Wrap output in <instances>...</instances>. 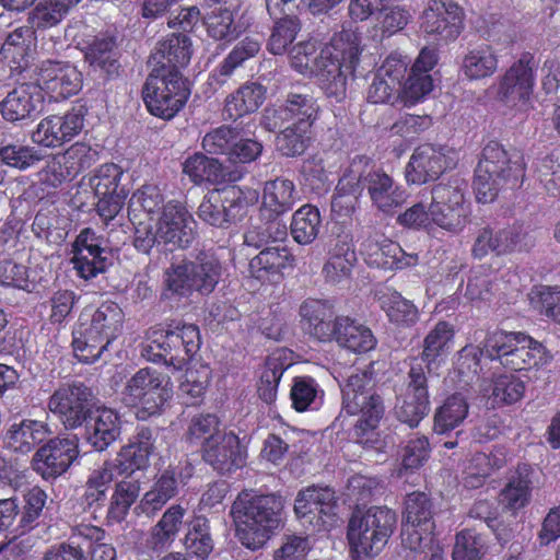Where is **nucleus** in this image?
<instances>
[{
	"mask_svg": "<svg viewBox=\"0 0 560 560\" xmlns=\"http://www.w3.org/2000/svg\"><path fill=\"white\" fill-rule=\"evenodd\" d=\"M320 226L319 210L312 205H304L292 217L291 235L296 243L307 245L316 240Z\"/></svg>",
	"mask_w": 560,
	"mask_h": 560,
	"instance_id": "53",
	"label": "nucleus"
},
{
	"mask_svg": "<svg viewBox=\"0 0 560 560\" xmlns=\"http://www.w3.org/2000/svg\"><path fill=\"white\" fill-rule=\"evenodd\" d=\"M199 346V329L196 325L184 324L174 330L155 328L148 332L141 355L151 362L164 361L166 365L182 369Z\"/></svg>",
	"mask_w": 560,
	"mask_h": 560,
	"instance_id": "9",
	"label": "nucleus"
},
{
	"mask_svg": "<svg viewBox=\"0 0 560 560\" xmlns=\"http://www.w3.org/2000/svg\"><path fill=\"white\" fill-rule=\"evenodd\" d=\"M140 220L135 229L133 245L149 254L156 244H171L185 248L195 240L196 222L184 205L168 201L155 221Z\"/></svg>",
	"mask_w": 560,
	"mask_h": 560,
	"instance_id": "4",
	"label": "nucleus"
},
{
	"mask_svg": "<svg viewBox=\"0 0 560 560\" xmlns=\"http://www.w3.org/2000/svg\"><path fill=\"white\" fill-rule=\"evenodd\" d=\"M164 196L155 185L147 184L135 191L129 200V215L135 225L140 220L155 221L165 207Z\"/></svg>",
	"mask_w": 560,
	"mask_h": 560,
	"instance_id": "42",
	"label": "nucleus"
},
{
	"mask_svg": "<svg viewBox=\"0 0 560 560\" xmlns=\"http://www.w3.org/2000/svg\"><path fill=\"white\" fill-rule=\"evenodd\" d=\"M524 174L525 164L520 152L490 141L483 148L475 172L476 199L482 203L492 202L500 191L520 186Z\"/></svg>",
	"mask_w": 560,
	"mask_h": 560,
	"instance_id": "3",
	"label": "nucleus"
},
{
	"mask_svg": "<svg viewBox=\"0 0 560 560\" xmlns=\"http://www.w3.org/2000/svg\"><path fill=\"white\" fill-rule=\"evenodd\" d=\"M299 316L306 335L322 342L332 340L337 325L331 301L308 298L301 303Z\"/></svg>",
	"mask_w": 560,
	"mask_h": 560,
	"instance_id": "28",
	"label": "nucleus"
},
{
	"mask_svg": "<svg viewBox=\"0 0 560 560\" xmlns=\"http://www.w3.org/2000/svg\"><path fill=\"white\" fill-rule=\"evenodd\" d=\"M27 13V25L35 31L57 26L68 14L70 7L60 0H37Z\"/></svg>",
	"mask_w": 560,
	"mask_h": 560,
	"instance_id": "48",
	"label": "nucleus"
},
{
	"mask_svg": "<svg viewBox=\"0 0 560 560\" xmlns=\"http://www.w3.org/2000/svg\"><path fill=\"white\" fill-rule=\"evenodd\" d=\"M78 454L75 439L55 438L35 453L34 468L44 479H55L69 469Z\"/></svg>",
	"mask_w": 560,
	"mask_h": 560,
	"instance_id": "26",
	"label": "nucleus"
},
{
	"mask_svg": "<svg viewBox=\"0 0 560 560\" xmlns=\"http://www.w3.org/2000/svg\"><path fill=\"white\" fill-rule=\"evenodd\" d=\"M91 389L81 383H74L58 388L50 397L48 407L66 429H75L91 413Z\"/></svg>",
	"mask_w": 560,
	"mask_h": 560,
	"instance_id": "21",
	"label": "nucleus"
},
{
	"mask_svg": "<svg viewBox=\"0 0 560 560\" xmlns=\"http://www.w3.org/2000/svg\"><path fill=\"white\" fill-rule=\"evenodd\" d=\"M357 260L355 253L343 241H338L330 249L327 261L323 267L325 280L331 284H338L347 280Z\"/></svg>",
	"mask_w": 560,
	"mask_h": 560,
	"instance_id": "44",
	"label": "nucleus"
},
{
	"mask_svg": "<svg viewBox=\"0 0 560 560\" xmlns=\"http://www.w3.org/2000/svg\"><path fill=\"white\" fill-rule=\"evenodd\" d=\"M84 58L92 71L112 77L119 69L118 51L113 37H97L84 48Z\"/></svg>",
	"mask_w": 560,
	"mask_h": 560,
	"instance_id": "39",
	"label": "nucleus"
},
{
	"mask_svg": "<svg viewBox=\"0 0 560 560\" xmlns=\"http://www.w3.org/2000/svg\"><path fill=\"white\" fill-rule=\"evenodd\" d=\"M124 322V312L114 302L103 303L93 314H81L73 331V352L83 363H94L107 346L116 339Z\"/></svg>",
	"mask_w": 560,
	"mask_h": 560,
	"instance_id": "5",
	"label": "nucleus"
},
{
	"mask_svg": "<svg viewBox=\"0 0 560 560\" xmlns=\"http://www.w3.org/2000/svg\"><path fill=\"white\" fill-rule=\"evenodd\" d=\"M537 61L530 52H524L503 77L500 94L511 106L523 107L533 92Z\"/></svg>",
	"mask_w": 560,
	"mask_h": 560,
	"instance_id": "24",
	"label": "nucleus"
},
{
	"mask_svg": "<svg viewBox=\"0 0 560 560\" xmlns=\"http://www.w3.org/2000/svg\"><path fill=\"white\" fill-rule=\"evenodd\" d=\"M33 37L34 31L28 25L20 26L8 34L0 56L11 65L12 69L24 67Z\"/></svg>",
	"mask_w": 560,
	"mask_h": 560,
	"instance_id": "56",
	"label": "nucleus"
},
{
	"mask_svg": "<svg viewBox=\"0 0 560 560\" xmlns=\"http://www.w3.org/2000/svg\"><path fill=\"white\" fill-rule=\"evenodd\" d=\"M458 153L446 145L421 144L415 149L406 167L408 183L421 185L435 180L456 166Z\"/></svg>",
	"mask_w": 560,
	"mask_h": 560,
	"instance_id": "14",
	"label": "nucleus"
},
{
	"mask_svg": "<svg viewBox=\"0 0 560 560\" xmlns=\"http://www.w3.org/2000/svg\"><path fill=\"white\" fill-rule=\"evenodd\" d=\"M316 50L315 42H300L290 51L291 66L302 74L317 77L329 96L343 97L360 62V36L352 30H342L318 56Z\"/></svg>",
	"mask_w": 560,
	"mask_h": 560,
	"instance_id": "1",
	"label": "nucleus"
},
{
	"mask_svg": "<svg viewBox=\"0 0 560 560\" xmlns=\"http://www.w3.org/2000/svg\"><path fill=\"white\" fill-rule=\"evenodd\" d=\"M336 332L332 340L353 352H368L375 347L376 340L370 328L347 316L336 317Z\"/></svg>",
	"mask_w": 560,
	"mask_h": 560,
	"instance_id": "40",
	"label": "nucleus"
},
{
	"mask_svg": "<svg viewBox=\"0 0 560 560\" xmlns=\"http://www.w3.org/2000/svg\"><path fill=\"white\" fill-rule=\"evenodd\" d=\"M246 201L243 190L232 186L209 191L198 207V218L215 228H228L243 214Z\"/></svg>",
	"mask_w": 560,
	"mask_h": 560,
	"instance_id": "19",
	"label": "nucleus"
},
{
	"mask_svg": "<svg viewBox=\"0 0 560 560\" xmlns=\"http://www.w3.org/2000/svg\"><path fill=\"white\" fill-rule=\"evenodd\" d=\"M429 410L427 377L421 366H412L409 371L406 393L396 406L397 418L410 428H415L429 413Z\"/></svg>",
	"mask_w": 560,
	"mask_h": 560,
	"instance_id": "29",
	"label": "nucleus"
},
{
	"mask_svg": "<svg viewBox=\"0 0 560 560\" xmlns=\"http://www.w3.org/2000/svg\"><path fill=\"white\" fill-rule=\"evenodd\" d=\"M310 129L306 122L285 126L277 136V149L285 156L301 155L308 145Z\"/></svg>",
	"mask_w": 560,
	"mask_h": 560,
	"instance_id": "61",
	"label": "nucleus"
},
{
	"mask_svg": "<svg viewBox=\"0 0 560 560\" xmlns=\"http://www.w3.org/2000/svg\"><path fill=\"white\" fill-rule=\"evenodd\" d=\"M122 170L114 163L101 165L90 179V184L98 198L96 211L104 223L113 220L121 210L127 192L120 186Z\"/></svg>",
	"mask_w": 560,
	"mask_h": 560,
	"instance_id": "20",
	"label": "nucleus"
},
{
	"mask_svg": "<svg viewBox=\"0 0 560 560\" xmlns=\"http://www.w3.org/2000/svg\"><path fill=\"white\" fill-rule=\"evenodd\" d=\"M486 549L482 535L471 529L462 530L456 535L453 560H481Z\"/></svg>",
	"mask_w": 560,
	"mask_h": 560,
	"instance_id": "63",
	"label": "nucleus"
},
{
	"mask_svg": "<svg viewBox=\"0 0 560 560\" xmlns=\"http://www.w3.org/2000/svg\"><path fill=\"white\" fill-rule=\"evenodd\" d=\"M290 264V255L284 247L270 246L252 258L249 270L254 278L266 281L279 277L281 270Z\"/></svg>",
	"mask_w": 560,
	"mask_h": 560,
	"instance_id": "45",
	"label": "nucleus"
},
{
	"mask_svg": "<svg viewBox=\"0 0 560 560\" xmlns=\"http://www.w3.org/2000/svg\"><path fill=\"white\" fill-rule=\"evenodd\" d=\"M433 90V80L428 73H409V77L400 88V98L405 106H413L422 102Z\"/></svg>",
	"mask_w": 560,
	"mask_h": 560,
	"instance_id": "64",
	"label": "nucleus"
},
{
	"mask_svg": "<svg viewBox=\"0 0 560 560\" xmlns=\"http://www.w3.org/2000/svg\"><path fill=\"white\" fill-rule=\"evenodd\" d=\"M52 432L46 423L24 420L13 424L7 434V447L13 452L26 454L45 441Z\"/></svg>",
	"mask_w": 560,
	"mask_h": 560,
	"instance_id": "41",
	"label": "nucleus"
},
{
	"mask_svg": "<svg viewBox=\"0 0 560 560\" xmlns=\"http://www.w3.org/2000/svg\"><path fill=\"white\" fill-rule=\"evenodd\" d=\"M397 526L395 511L386 506L355 510L347 528V538L355 558H374L388 544Z\"/></svg>",
	"mask_w": 560,
	"mask_h": 560,
	"instance_id": "6",
	"label": "nucleus"
},
{
	"mask_svg": "<svg viewBox=\"0 0 560 560\" xmlns=\"http://www.w3.org/2000/svg\"><path fill=\"white\" fill-rule=\"evenodd\" d=\"M35 86L55 101L67 98L81 90L82 74L69 62L46 60L38 68Z\"/></svg>",
	"mask_w": 560,
	"mask_h": 560,
	"instance_id": "22",
	"label": "nucleus"
},
{
	"mask_svg": "<svg viewBox=\"0 0 560 560\" xmlns=\"http://www.w3.org/2000/svg\"><path fill=\"white\" fill-rule=\"evenodd\" d=\"M155 440L156 436L150 428L139 427L132 441L122 446L112 460L117 468V475L129 477L137 470L145 469L155 450Z\"/></svg>",
	"mask_w": 560,
	"mask_h": 560,
	"instance_id": "30",
	"label": "nucleus"
},
{
	"mask_svg": "<svg viewBox=\"0 0 560 560\" xmlns=\"http://www.w3.org/2000/svg\"><path fill=\"white\" fill-rule=\"evenodd\" d=\"M172 396L170 376L153 368L138 370L126 381L121 390L122 402L136 408L140 420L159 415Z\"/></svg>",
	"mask_w": 560,
	"mask_h": 560,
	"instance_id": "8",
	"label": "nucleus"
},
{
	"mask_svg": "<svg viewBox=\"0 0 560 560\" xmlns=\"http://www.w3.org/2000/svg\"><path fill=\"white\" fill-rule=\"evenodd\" d=\"M498 68V59L488 45L471 48L464 56L462 70L469 80H480L492 75Z\"/></svg>",
	"mask_w": 560,
	"mask_h": 560,
	"instance_id": "51",
	"label": "nucleus"
},
{
	"mask_svg": "<svg viewBox=\"0 0 560 560\" xmlns=\"http://www.w3.org/2000/svg\"><path fill=\"white\" fill-rule=\"evenodd\" d=\"M105 532L98 526L80 523L72 527L68 542L50 547L43 560H85L83 544L103 540Z\"/></svg>",
	"mask_w": 560,
	"mask_h": 560,
	"instance_id": "35",
	"label": "nucleus"
},
{
	"mask_svg": "<svg viewBox=\"0 0 560 560\" xmlns=\"http://www.w3.org/2000/svg\"><path fill=\"white\" fill-rule=\"evenodd\" d=\"M468 410V402L463 395L454 394L447 397L435 411L434 431L444 434L454 430L466 419Z\"/></svg>",
	"mask_w": 560,
	"mask_h": 560,
	"instance_id": "52",
	"label": "nucleus"
},
{
	"mask_svg": "<svg viewBox=\"0 0 560 560\" xmlns=\"http://www.w3.org/2000/svg\"><path fill=\"white\" fill-rule=\"evenodd\" d=\"M362 252L369 265L385 270L402 269L418 261L417 255L406 254L399 244L378 234L362 243Z\"/></svg>",
	"mask_w": 560,
	"mask_h": 560,
	"instance_id": "32",
	"label": "nucleus"
},
{
	"mask_svg": "<svg viewBox=\"0 0 560 560\" xmlns=\"http://www.w3.org/2000/svg\"><path fill=\"white\" fill-rule=\"evenodd\" d=\"M265 94L266 90L262 85L254 82L246 83L226 98L223 113L232 120L254 113L262 104Z\"/></svg>",
	"mask_w": 560,
	"mask_h": 560,
	"instance_id": "43",
	"label": "nucleus"
},
{
	"mask_svg": "<svg viewBox=\"0 0 560 560\" xmlns=\"http://www.w3.org/2000/svg\"><path fill=\"white\" fill-rule=\"evenodd\" d=\"M190 57L191 51L188 37L173 34L159 43L151 60L153 69L179 71L180 68L188 65Z\"/></svg>",
	"mask_w": 560,
	"mask_h": 560,
	"instance_id": "38",
	"label": "nucleus"
},
{
	"mask_svg": "<svg viewBox=\"0 0 560 560\" xmlns=\"http://www.w3.org/2000/svg\"><path fill=\"white\" fill-rule=\"evenodd\" d=\"M380 304L390 322L397 325L410 326L418 320L417 307L400 293L388 291L380 295Z\"/></svg>",
	"mask_w": 560,
	"mask_h": 560,
	"instance_id": "57",
	"label": "nucleus"
},
{
	"mask_svg": "<svg viewBox=\"0 0 560 560\" xmlns=\"http://www.w3.org/2000/svg\"><path fill=\"white\" fill-rule=\"evenodd\" d=\"M182 468L179 465H170L159 476H156L150 490H148L139 505L148 516L160 511L178 492V486L182 482Z\"/></svg>",
	"mask_w": 560,
	"mask_h": 560,
	"instance_id": "36",
	"label": "nucleus"
},
{
	"mask_svg": "<svg viewBox=\"0 0 560 560\" xmlns=\"http://www.w3.org/2000/svg\"><path fill=\"white\" fill-rule=\"evenodd\" d=\"M465 188L464 180L459 178L433 186L430 203L432 230L439 228L447 233L458 234L465 229L469 214Z\"/></svg>",
	"mask_w": 560,
	"mask_h": 560,
	"instance_id": "13",
	"label": "nucleus"
},
{
	"mask_svg": "<svg viewBox=\"0 0 560 560\" xmlns=\"http://www.w3.org/2000/svg\"><path fill=\"white\" fill-rule=\"evenodd\" d=\"M530 469L520 466L500 492V502L510 510L524 508L530 499Z\"/></svg>",
	"mask_w": 560,
	"mask_h": 560,
	"instance_id": "49",
	"label": "nucleus"
},
{
	"mask_svg": "<svg viewBox=\"0 0 560 560\" xmlns=\"http://www.w3.org/2000/svg\"><path fill=\"white\" fill-rule=\"evenodd\" d=\"M185 547L188 553L198 560H206L212 552L213 539L210 534L209 522L205 516L197 515L188 523Z\"/></svg>",
	"mask_w": 560,
	"mask_h": 560,
	"instance_id": "55",
	"label": "nucleus"
},
{
	"mask_svg": "<svg viewBox=\"0 0 560 560\" xmlns=\"http://www.w3.org/2000/svg\"><path fill=\"white\" fill-rule=\"evenodd\" d=\"M298 199L294 183L287 178H276L265 184L262 205L279 215L292 209Z\"/></svg>",
	"mask_w": 560,
	"mask_h": 560,
	"instance_id": "46",
	"label": "nucleus"
},
{
	"mask_svg": "<svg viewBox=\"0 0 560 560\" xmlns=\"http://www.w3.org/2000/svg\"><path fill=\"white\" fill-rule=\"evenodd\" d=\"M44 96L33 84H22L0 103L2 117L11 122L31 118L42 112Z\"/></svg>",
	"mask_w": 560,
	"mask_h": 560,
	"instance_id": "34",
	"label": "nucleus"
},
{
	"mask_svg": "<svg viewBox=\"0 0 560 560\" xmlns=\"http://www.w3.org/2000/svg\"><path fill=\"white\" fill-rule=\"evenodd\" d=\"M23 492L24 505L19 520L16 532L24 534L34 527L46 504L47 494L38 486L21 490Z\"/></svg>",
	"mask_w": 560,
	"mask_h": 560,
	"instance_id": "60",
	"label": "nucleus"
},
{
	"mask_svg": "<svg viewBox=\"0 0 560 560\" xmlns=\"http://www.w3.org/2000/svg\"><path fill=\"white\" fill-rule=\"evenodd\" d=\"M341 393L342 410L360 416L355 423V434L363 438L376 428L384 412L382 399L374 392L372 373L363 371L351 374L341 386Z\"/></svg>",
	"mask_w": 560,
	"mask_h": 560,
	"instance_id": "11",
	"label": "nucleus"
},
{
	"mask_svg": "<svg viewBox=\"0 0 560 560\" xmlns=\"http://www.w3.org/2000/svg\"><path fill=\"white\" fill-rule=\"evenodd\" d=\"M116 474L117 468L112 460H105L90 471L83 494V499L89 506L100 505L105 501L107 490Z\"/></svg>",
	"mask_w": 560,
	"mask_h": 560,
	"instance_id": "50",
	"label": "nucleus"
},
{
	"mask_svg": "<svg viewBox=\"0 0 560 560\" xmlns=\"http://www.w3.org/2000/svg\"><path fill=\"white\" fill-rule=\"evenodd\" d=\"M259 50L260 40L258 38L246 37L237 43L218 69L219 75L223 77L219 80V84H224L225 78L230 77L247 59L255 57Z\"/></svg>",
	"mask_w": 560,
	"mask_h": 560,
	"instance_id": "62",
	"label": "nucleus"
},
{
	"mask_svg": "<svg viewBox=\"0 0 560 560\" xmlns=\"http://www.w3.org/2000/svg\"><path fill=\"white\" fill-rule=\"evenodd\" d=\"M533 245V240L522 225H512L493 232L489 228L480 230L472 254L477 258H483L489 253L497 255L508 254L514 250L527 249Z\"/></svg>",
	"mask_w": 560,
	"mask_h": 560,
	"instance_id": "27",
	"label": "nucleus"
},
{
	"mask_svg": "<svg viewBox=\"0 0 560 560\" xmlns=\"http://www.w3.org/2000/svg\"><path fill=\"white\" fill-rule=\"evenodd\" d=\"M202 9L203 24L213 39L230 42L241 34L242 27L235 20L238 10L236 0L206 1Z\"/></svg>",
	"mask_w": 560,
	"mask_h": 560,
	"instance_id": "31",
	"label": "nucleus"
},
{
	"mask_svg": "<svg viewBox=\"0 0 560 560\" xmlns=\"http://www.w3.org/2000/svg\"><path fill=\"white\" fill-rule=\"evenodd\" d=\"M485 351L490 360L513 371L547 365L551 354L545 346L521 331L495 330L485 338Z\"/></svg>",
	"mask_w": 560,
	"mask_h": 560,
	"instance_id": "7",
	"label": "nucleus"
},
{
	"mask_svg": "<svg viewBox=\"0 0 560 560\" xmlns=\"http://www.w3.org/2000/svg\"><path fill=\"white\" fill-rule=\"evenodd\" d=\"M366 156H357L351 162L348 172L339 179L331 200V209L340 215L353 212L360 194V171L366 165Z\"/></svg>",
	"mask_w": 560,
	"mask_h": 560,
	"instance_id": "37",
	"label": "nucleus"
},
{
	"mask_svg": "<svg viewBox=\"0 0 560 560\" xmlns=\"http://www.w3.org/2000/svg\"><path fill=\"white\" fill-rule=\"evenodd\" d=\"M454 340V328L447 322H439L423 340L422 359L428 364L446 357Z\"/></svg>",
	"mask_w": 560,
	"mask_h": 560,
	"instance_id": "54",
	"label": "nucleus"
},
{
	"mask_svg": "<svg viewBox=\"0 0 560 560\" xmlns=\"http://www.w3.org/2000/svg\"><path fill=\"white\" fill-rule=\"evenodd\" d=\"M282 502L275 495L242 492L231 514L241 544L252 550L261 548L281 526Z\"/></svg>",
	"mask_w": 560,
	"mask_h": 560,
	"instance_id": "2",
	"label": "nucleus"
},
{
	"mask_svg": "<svg viewBox=\"0 0 560 560\" xmlns=\"http://www.w3.org/2000/svg\"><path fill=\"white\" fill-rule=\"evenodd\" d=\"M435 523L432 504L423 492H412L405 501V520L401 529V544L407 549H419L432 539Z\"/></svg>",
	"mask_w": 560,
	"mask_h": 560,
	"instance_id": "17",
	"label": "nucleus"
},
{
	"mask_svg": "<svg viewBox=\"0 0 560 560\" xmlns=\"http://www.w3.org/2000/svg\"><path fill=\"white\" fill-rule=\"evenodd\" d=\"M86 441L97 452L105 451L120 435V418L110 408L92 410L85 420Z\"/></svg>",
	"mask_w": 560,
	"mask_h": 560,
	"instance_id": "33",
	"label": "nucleus"
},
{
	"mask_svg": "<svg viewBox=\"0 0 560 560\" xmlns=\"http://www.w3.org/2000/svg\"><path fill=\"white\" fill-rule=\"evenodd\" d=\"M421 31L435 40H455L464 28V9L454 0H428L421 15Z\"/></svg>",
	"mask_w": 560,
	"mask_h": 560,
	"instance_id": "15",
	"label": "nucleus"
},
{
	"mask_svg": "<svg viewBox=\"0 0 560 560\" xmlns=\"http://www.w3.org/2000/svg\"><path fill=\"white\" fill-rule=\"evenodd\" d=\"M202 458L214 470L226 474L245 464L246 452L234 432L223 431L203 444Z\"/></svg>",
	"mask_w": 560,
	"mask_h": 560,
	"instance_id": "25",
	"label": "nucleus"
},
{
	"mask_svg": "<svg viewBox=\"0 0 560 560\" xmlns=\"http://www.w3.org/2000/svg\"><path fill=\"white\" fill-rule=\"evenodd\" d=\"M86 108L78 104L63 114L48 115L32 132L34 143L45 148H58L80 135L84 127Z\"/></svg>",
	"mask_w": 560,
	"mask_h": 560,
	"instance_id": "16",
	"label": "nucleus"
},
{
	"mask_svg": "<svg viewBox=\"0 0 560 560\" xmlns=\"http://www.w3.org/2000/svg\"><path fill=\"white\" fill-rule=\"evenodd\" d=\"M335 491L328 487H308L300 491L294 512L303 524L315 530H329L337 522Z\"/></svg>",
	"mask_w": 560,
	"mask_h": 560,
	"instance_id": "18",
	"label": "nucleus"
},
{
	"mask_svg": "<svg viewBox=\"0 0 560 560\" xmlns=\"http://www.w3.org/2000/svg\"><path fill=\"white\" fill-rule=\"evenodd\" d=\"M222 277L219 258L209 252L199 253L194 260L172 265L165 271V291L178 296H189L194 291L211 293Z\"/></svg>",
	"mask_w": 560,
	"mask_h": 560,
	"instance_id": "10",
	"label": "nucleus"
},
{
	"mask_svg": "<svg viewBox=\"0 0 560 560\" xmlns=\"http://www.w3.org/2000/svg\"><path fill=\"white\" fill-rule=\"evenodd\" d=\"M189 89L179 71L152 69L143 90V101L148 110L160 118H173L189 97Z\"/></svg>",
	"mask_w": 560,
	"mask_h": 560,
	"instance_id": "12",
	"label": "nucleus"
},
{
	"mask_svg": "<svg viewBox=\"0 0 560 560\" xmlns=\"http://www.w3.org/2000/svg\"><path fill=\"white\" fill-rule=\"evenodd\" d=\"M359 174L360 185L368 190L373 206L378 210L389 213L406 201L407 195L402 187L383 170L369 168L366 163Z\"/></svg>",
	"mask_w": 560,
	"mask_h": 560,
	"instance_id": "23",
	"label": "nucleus"
},
{
	"mask_svg": "<svg viewBox=\"0 0 560 560\" xmlns=\"http://www.w3.org/2000/svg\"><path fill=\"white\" fill-rule=\"evenodd\" d=\"M139 491L140 485L138 481L121 480L117 482L110 497L107 512L108 518L115 522H121L139 497Z\"/></svg>",
	"mask_w": 560,
	"mask_h": 560,
	"instance_id": "59",
	"label": "nucleus"
},
{
	"mask_svg": "<svg viewBox=\"0 0 560 560\" xmlns=\"http://www.w3.org/2000/svg\"><path fill=\"white\" fill-rule=\"evenodd\" d=\"M504 458L502 454L491 453H477L470 459L465 470L464 483L467 488L480 487L485 479L491 475L492 471L503 466Z\"/></svg>",
	"mask_w": 560,
	"mask_h": 560,
	"instance_id": "58",
	"label": "nucleus"
},
{
	"mask_svg": "<svg viewBox=\"0 0 560 560\" xmlns=\"http://www.w3.org/2000/svg\"><path fill=\"white\" fill-rule=\"evenodd\" d=\"M186 510L179 504L171 505L152 528L150 547L162 550L168 547L180 530Z\"/></svg>",
	"mask_w": 560,
	"mask_h": 560,
	"instance_id": "47",
	"label": "nucleus"
}]
</instances>
